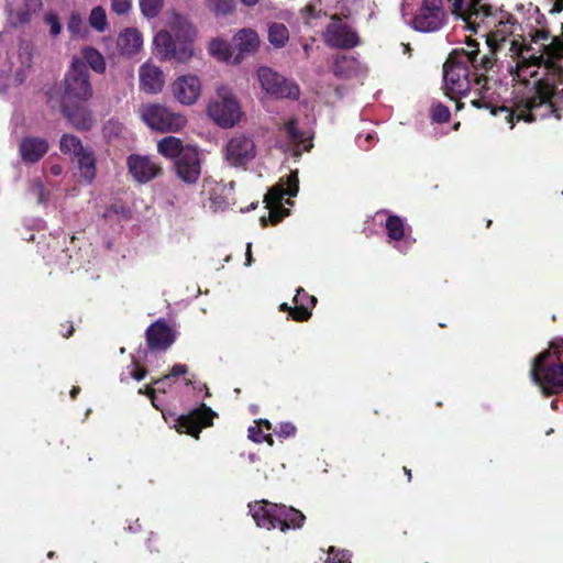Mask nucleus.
Here are the masks:
<instances>
[{
  "label": "nucleus",
  "mask_w": 563,
  "mask_h": 563,
  "mask_svg": "<svg viewBox=\"0 0 563 563\" xmlns=\"http://www.w3.org/2000/svg\"><path fill=\"white\" fill-rule=\"evenodd\" d=\"M49 173L54 176H59L63 173V166L59 164H53L49 167Z\"/></svg>",
  "instance_id": "bf43d9fd"
},
{
  "label": "nucleus",
  "mask_w": 563,
  "mask_h": 563,
  "mask_svg": "<svg viewBox=\"0 0 563 563\" xmlns=\"http://www.w3.org/2000/svg\"><path fill=\"white\" fill-rule=\"evenodd\" d=\"M90 26L97 32H104L108 29V19L106 10L98 5L95 7L88 18Z\"/></svg>",
  "instance_id": "37998d69"
},
{
  "label": "nucleus",
  "mask_w": 563,
  "mask_h": 563,
  "mask_svg": "<svg viewBox=\"0 0 563 563\" xmlns=\"http://www.w3.org/2000/svg\"><path fill=\"white\" fill-rule=\"evenodd\" d=\"M131 9L132 0H111V10L119 15L129 13Z\"/></svg>",
  "instance_id": "864d4df0"
},
{
  "label": "nucleus",
  "mask_w": 563,
  "mask_h": 563,
  "mask_svg": "<svg viewBox=\"0 0 563 563\" xmlns=\"http://www.w3.org/2000/svg\"><path fill=\"white\" fill-rule=\"evenodd\" d=\"M373 140H374V135L371 133H367L364 140L362 139V135H358L357 142L361 147L367 150V148H369Z\"/></svg>",
  "instance_id": "4d7b16f0"
},
{
  "label": "nucleus",
  "mask_w": 563,
  "mask_h": 563,
  "mask_svg": "<svg viewBox=\"0 0 563 563\" xmlns=\"http://www.w3.org/2000/svg\"><path fill=\"white\" fill-rule=\"evenodd\" d=\"M42 8L41 0H8L7 12L9 22L19 25L27 22L32 14Z\"/></svg>",
  "instance_id": "bb28decb"
},
{
  "label": "nucleus",
  "mask_w": 563,
  "mask_h": 563,
  "mask_svg": "<svg viewBox=\"0 0 563 563\" xmlns=\"http://www.w3.org/2000/svg\"><path fill=\"white\" fill-rule=\"evenodd\" d=\"M86 102H73L62 106V111L70 124L78 130H88L93 123L92 115L85 104Z\"/></svg>",
  "instance_id": "7c9ffc66"
},
{
  "label": "nucleus",
  "mask_w": 563,
  "mask_h": 563,
  "mask_svg": "<svg viewBox=\"0 0 563 563\" xmlns=\"http://www.w3.org/2000/svg\"><path fill=\"white\" fill-rule=\"evenodd\" d=\"M551 408L554 409V410L558 409V401L556 400H552Z\"/></svg>",
  "instance_id": "338daca9"
},
{
  "label": "nucleus",
  "mask_w": 563,
  "mask_h": 563,
  "mask_svg": "<svg viewBox=\"0 0 563 563\" xmlns=\"http://www.w3.org/2000/svg\"><path fill=\"white\" fill-rule=\"evenodd\" d=\"M216 412L206 405H201L199 408L194 409L188 415H181L179 417H169L163 411V417L166 422L172 423L173 427L180 433H187L195 438L199 437L201 428L209 427L212 424V420Z\"/></svg>",
  "instance_id": "4468645a"
},
{
  "label": "nucleus",
  "mask_w": 563,
  "mask_h": 563,
  "mask_svg": "<svg viewBox=\"0 0 563 563\" xmlns=\"http://www.w3.org/2000/svg\"><path fill=\"white\" fill-rule=\"evenodd\" d=\"M364 70L363 65L354 56L338 55L333 62V74L341 79L358 76Z\"/></svg>",
  "instance_id": "473e14b6"
},
{
  "label": "nucleus",
  "mask_w": 563,
  "mask_h": 563,
  "mask_svg": "<svg viewBox=\"0 0 563 563\" xmlns=\"http://www.w3.org/2000/svg\"><path fill=\"white\" fill-rule=\"evenodd\" d=\"M126 164L130 175L140 184L152 181L162 172L161 165L145 155L131 154L126 159Z\"/></svg>",
  "instance_id": "5701e85b"
},
{
  "label": "nucleus",
  "mask_w": 563,
  "mask_h": 563,
  "mask_svg": "<svg viewBox=\"0 0 563 563\" xmlns=\"http://www.w3.org/2000/svg\"><path fill=\"white\" fill-rule=\"evenodd\" d=\"M67 31L75 37H82L87 34L84 19L77 12H73L67 22Z\"/></svg>",
  "instance_id": "c03bdc74"
},
{
  "label": "nucleus",
  "mask_w": 563,
  "mask_h": 563,
  "mask_svg": "<svg viewBox=\"0 0 563 563\" xmlns=\"http://www.w3.org/2000/svg\"><path fill=\"white\" fill-rule=\"evenodd\" d=\"M143 48V35L136 27L121 30L114 41V46L107 45L112 57L132 58Z\"/></svg>",
  "instance_id": "f3484780"
},
{
  "label": "nucleus",
  "mask_w": 563,
  "mask_h": 563,
  "mask_svg": "<svg viewBox=\"0 0 563 563\" xmlns=\"http://www.w3.org/2000/svg\"><path fill=\"white\" fill-rule=\"evenodd\" d=\"M141 120L152 130L161 133H176L187 124V118L159 103H144L139 110Z\"/></svg>",
  "instance_id": "1a4fd4ad"
},
{
  "label": "nucleus",
  "mask_w": 563,
  "mask_h": 563,
  "mask_svg": "<svg viewBox=\"0 0 563 563\" xmlns=\"http://www.w3.org/2000/svg\"><path fill=\"white\" fill-rule=\"evenodd\" d=\"M530 376L545 397L563 393V339L555 338L533 361Z\"/></svg>",
  "instance_id": "7ed1b4c3"
},
{
  "label": "nucleus",
  "mask_w": 563,
  "mask_h": 563,
  "mask_svg": "<svg viewBox=\"0 0 563 563\" xmlns=\"http://www.w3.org/2000/svg\"><path fill=\"white\" fill-rule=\"evenodd\" d=\"M374 220L384 225L388 244L398 252L405 254L415 244L416 240L412 238L411 228L402 218L380 210L376 212Z\"/></svg>",
  "instance_id": "9b49d317"
},
{
  "label": "nucleus",
  "mask_w": 563,
  "mask_h": 563,
  "mask_svg": "<svg viewBox=\"0 0 563 563\" xmlns=\"http://www.w3.org/2000/svg\"><path fill=\"white\" fill-rule=\"evenodd\" d=\"M340 11L345 18H356L367 13L369 20L374 14L375 3L372 0H341Z\"/></svg>",
  "instance_id": "72a5a7b5"
},
{
  "label": "nucleus",
  "mask_w": 563,
  "mask_h": 563,
  "mask_svg": "<svg viewBox=\"0 0 563 563\" xmlns=\"http://www.w3.org/2000/svg\"><path fill=\"white\" fill-rule=\"evenodd\" d=\"M294 308L288 307L287 303H282L280 310L289 311L291 318L296 321H305L310 318L311 310L317 303V298L308 295L302 288H299L294 297Z\"/></svg>",
  "instance_id": "c756f323"
},
{
  "label": "nucleus",
  "mask_w": 563,
  "mask_h": 563,
  "mask_svg": "<svg viewBox=\"0 0 563 563\" xmlns=\"http://www.w3.org/2000/svg\"><path fill=\"white\" fill-rule=\"evenodd\" d=\"M299 190V180L297 172L290 173L286 178L273 186L265 195L264 202L269 210L268 219L273 224L278 223L289 214V210L284 208V197H295Z\"/></svg>",
  "instance_id": "9d476101"
},
{
  "label": "nucleus",
  "mask_w": 563,
  "mask_h": 563,
  "mask_svg": "<svg viewBox=\"0 0 563 563\" xmlns=\"http://www.w3.org/2000/svg\"><path fill=\"white\" fill-rule=\"evenodd\" d=\"M209 54L218 60L233 63V51L231 45L222 38H213L208 46Z\"/></svg>",
  "instance_id": "e433bc0d"
},
{
  "label": "nucleus",
  "mask_w": 563,
  "mask_h": 563,
  "mask_svg": "<svg viewBox=\"0 0 563 563\" xmlns=\"http://www.w3.org/2000/svg\"><path fill=\"white\" fill-rule=\"evenodd\" d=\"M256 77L262 90L269 97L276 99H297L299 97V87L294 81L267 66L260 67L256 70Z\"/></svg>",
  "instance_id": "ddd939ff"
},
{
  "label": "nucleus",
  "mask_w": 563,
  "mask_h": 563,
  "mask_svg": "<svg viewBox=\"0 0 563 563\" xmlns=\"http://www.w3.org/2000/svg\"><path fill=\"white\" fill-rule=\"evenodd\" d=\"M207 115L221 129H232L243 120L241 101L228 86H220L207 104Z\"/></svg>",
  "instance_id": "6e6552de"
},
{
  "label": "nucleus",
  "mask_w": 563,
  "mask_h": 563,
  "mask_svg": "<svg viewBox=\"0 0 563 563\" xmlns=\"http://www.w3.org/2000/svg\"><path fill=\"white\" fill-rule=\"evenodd\" d=\"M327 563H351V553L347 550H336L331 547L328 552Z\"/></svg>",
  "instance_id": "09e8293b"
},
{
  "label": "nucleus",
  "mask_w": 563,
  "mask_h": 563,
  "mask_svg": "<svg viewBox=\"0 0 563 563\" xmlns=\"http://www.w3.org/2000/svg\"><path fill=\"white\" fill-rule=\"evenodd\" d=\"M59 147L64 154H69L73 156V158L86 150V147H84L81 144V141L71 134H64L62 136Z\"/></svg>",
  "instance_id": "ea45409f"
},
{
  "label": "nucleus",
  "mask_w": 563,
  "mask_h": 563,
  "mask_svg": "<svg viewBox=\"0 0 563 563\" xmlns=\"http://www.w3.org/2000/svg\"><path fill=\"white\" fill-rule=\"evenodd\" d=\"M74 159L77 162L79 178L85 184H91L96 178V159L93 153L86 148Z\"/></svg>",
  "instance_id": "f704fd0d"
},
{
  "label": "nucleus",
  "mask_w": 563,
  "mask_h": 563,
  "mask_svg": "<svg viewBox=\"0 0 563 563\" xmlns=\"http://www.w3.org/2000/svg\"><path fill=\"white\" fill-rule=\"evenodd\" d=\"M279 131L285 139L279 141L280 148L295 157L300 156L312 146L306 133L298 129L296 119L287 120L280 126Z\"/></svg>",
  "instance_id": "a211bd4d"
},
{
  "label": "nucleus",
  "mask_w": 563,
  "mask_h": 563,
  "mask_svg": "<svg viewBox=\"0 0 563 563\" xmlns=\"http://www.w3.org/2000/svg\"><path fill=\"white\" fill-rule=\"evenodd\" d=\"M140 88L146 93L156 95L162 91L165 85L163 70L152 64L144 63L139 69Z\"/></svg>",
  "instance_id": "cd10ccee"
},
{
  "label": "nucleus",
  "mask_w": 563,
  "mask_h": 563,
  "mask_svg": "<svg viewBox=\"0 0 563 563\" xmlns=\"http://www.w3.org/2000/svg\"><path fill=\"white\" fill-rule=\"evenodd\" d=\"M156 390H157V389H156V387H155V386L153 385V383H152L151 385H147L144 389H140V390H139V394H144V395H146L147 397H150V398H151V400H152L153 406H154L155 408H158V405H157L156 399H155V396H154V394H155V391H156Z\"/></svg>",
  "instance_id": "6e6d98bb"
},
{
  "label": "nucleus",
  "mask_w": 563,
  "mask_h": 563,
  "mask_svg": "<svg viewBox=\"0 0 563 563\" xmlns=\"http://www.w3.org/2000/svg\"><path fill=\"white\" fill-rule=\"evenodd\" d=\"M262 427H264L266 431L272 430V423L269 421L261 420L249 428V438L257 443L267 441L269 444H273L272 435L269 433H264Z\"/></svg>",
  "instance_id": "79ce46f5"
},
{
  "label": "nucleus",
  "mask_w": 563,
  "mask_h": 563,
  "mask_svg": "<svg viewBox=\"0 0 563 563\" xmlns=\"http://www.w3.org/2000/svg\"><path fill=\"white\" fill-rule=\"evenodd\" d=\"M324 41L331 47L351 48L358 44V36L341 19L333 16L324 32Z\"/></svg>",
  "instance_id": "4be33fe9"
},
{
  "label": "nucleus",
  "mask_w": 563,
  "mask_h": 563,
  "mask_svg": "<svg viewBox=\"0 0 563 563\" xmlns=\"http://www.w3.org/2000/svg\"><path fill=\"white\" fill-rule=\"evenodd\" d=\"M146 375V371L141 368L135 360L121 373V382L133 378L137 382L142 380Z\"/></svg>",
  "instance_id": "49530a36"
},
{
  "label": "nucleus",
  "mask_w": 563,
  "mask_h": 563,
  "mask_svg": "<svg viewBox=\"0 0 563 563\" xmlns=\"http://www.w3.org/2000/svg\"><path fill=\"white\" fill-rule=\"evenodd\" d=\"M494 53L495 52L492 49V54ZM477 54L478 51L476 52V55ZM495 62L496 59L493 55H484L481 59L476 57L477 68H474V93L481 98H474L471 100V103L476 108L485 106L483 102L487 90V77L485 76V73L489 71L494 67Z\"/></svg>",
  "instance_id": "393cba45"
},
{
  "label": "nucleus",
  "mask_w": 563,
  "mask_h": 563,
  "mask_svg": "<svg viewBox=\"0 0 563 563\" xmlns=\"http://www.w3.org/2000/svg\"><path fill=\"white\" fill-rule=\"evenodd\" d=\"M210 10L216 16H225L231 14L235 9L234 0H208Z\"/></svg>",
  "instance_id": "a18cd8bd"
},
{
  "label": "nucleus",
  "mask_w": 563,
  "mask_h": 563,
  "mask_svg": "<svg viewBox=\"0 0 563 563\" xmlns=\"http://www.w3.org/2000/svg\"><path fill=\"white\" fill-rule=\"evenodd\" d=\"M225 162L235 168H245L257 154L254 140L245 134L233 135L225 144Z\"/></svg>",
  "instance_id": "2eb2a0df"
},
{
  "label": "nucleus",
  "mask_w": 563,
  "mask_h": 563,
  "mask_svg": "<svg viewBox=\"0 0 563 563\" xmlns=\"http://www.w3.org/2000/svg\"><path fill=\"white\" fill-rule=\"evenodd\" d=\"M451 2L452 13L460 18L463 22V27L476 31L477 26L474 21L475 15L482 12H488L490 5L482 2V0H449Z\"/></svg>",
  "instance_id": "b1692460"
},
{
  "label": "nucleus",
  "mask_w": 563,
  "mask_h": 563,
  "mask_svg": "<svg viewBox=\"0 0 563 563\" xmlns=\"http://www.w3.org/2000/svg\"><path fill=\"white\" fill-rule=\"evenodd\" d=\"M526 46H518L515 41L508 48L514 65L508 68L514 79L531 87L532 96L516 104L515 109L500 107L493 111L514 126L515 119L533 122L545 117L552 109L551 98L554 93V79L544 78L547 70L563 73V36L553 37L544 30L529 33Z\"/></svg>",
  "instance_id": "f257e3e1"
},
{
  "label": "nucleus",
  "mask_w": 563,
  "mask_h": 563,
  "mask_svg": "<svg viewBox=\"0 0 563 563\" xmlns=\"http://www.w3.org/2000/svg\"><path fill=\"white\" fill-rule=\"evenodd\" d=\"M232 41L236 49L233 64H240L245 56L254 54L261 43L258 34L252 29H241L233 35Z\"/></svg>",
  "instance_id": "a878e982"
},
{
  "label": "nucleus",
  "mask_w": 563,
  "mask_h": 563,
  "mask_svg": "<svg viewBox=\"0 0 563 563\" xmlns=\"http://www.w3.org/2000/svg\"><path fill=\"white\" fill-rule=\"evenodd\" d=\"M147 342L152 350H166L176 339L175 331L164 320H157L146 331Z\"/></svg>",
  "instance_id": "c85d7f7f"
},
{
  "label": "nucleus",
  "mask_w": 563,
  "mask_h": 563,
  "mask_svg": "<svg viewBox=\"0 0 563 563\" xmlns=\"http://www.w3.org/2000/svg\"><path fill=\"white\" fill-rule=\"evenodd\" d=\"M173 26L179 27V30L183 32V34L186 37H189L194 34V29H192L191 24L188 22L187 19H185L183 16L176 15L173 21Z\"/></svg>",
  "instance_id": "5fc2aeb1"
},
{
  "label": "nucleus",
  "mask_w": 563,
  "mask_h": 563,
  "mask_svg": "<svg viewBox=\"0 0 563 563\" xmlns=\"http://www.w3.org/2000/svg\"><path fill=\"white\" fill-rule=\"evenodd\" d=\"M476 23L475 33H481L486 37V42L494 52L503 51L510 47L512 42H517L518 46H526V37L523 36L522 25L510 13L490 7L488 12H482L474 16Z\"/></svg>",
  "instance_id": "f03ea898"
},
{
  "label": "nucleus",
  "mask_w": 563,
  "mask_h": 563,
  "mask_svg": "<svg viewBox=\"0 0 563 563\" xmlns=\"http://www.w3.org/2000/svg\"><path fill=\"white\" fill-rule=\"evenodd\" d=\"M551 3V13H560L563 11V0H548Z\"/></svg>",
  "instance_id": "13d9d810"
},
{
  "label": "nucleus",
  "mask_w": 563,
  "mask_h": 563,
  "mask_svg": "<svg viewBox=\"0 0 563 563\" xmlns=\"http://www.w3.org/2000/svg\"><path fill=\"white\" fill-rule=\"evenodd\" d=\"M170 88L174 98L183 106L195 104L201 95V81L191 74L178 76Z\"/></svg>",
  "instance_id": "412c9836"
},
{
  "label": "nucleus",
  "mask_w": 563,
  "mask_h": 563,
  "mask_svg": "<svg viewBox=\"0 0 563 563\" xmlns=\"http://www.w3.org/2000/svg\"><path fill=\"white\" fill-rule=\"evenodd\" d=\"M44 20L46 24L49 26V34L52 36H57L62 32V24L59 22V18L56 13L48 12L44 15Z\"/></svg>",
  "instance_id": "3c124183"
},
{
  "label": "nucleus",
  "mask_w": 563,
  "mask_h": 563,
  "mask_svg": "<svg viewBox=\"0 0 563 563\" xmlns=\"http://www.w3.org/2000/svg\"><path fill=\"white\" fill-rule=\"evenodd\" d=\"M477 43L468 41L466 48L454 49L444 64L443 78L446 93L451 98L465 96L474 91V79L470 77V65L476 66Z\"/></svg>",
  "instance_id": "20e7f679"
},
{
  "label": "nucleus",
  "mask_w": 563,
  "mask_h": 563,
  "mask_svg": "<svg viewBox=\"0 0 563 563\" xmlns=\"http://www.w3.org/2000/svg\"><path fill=\"white\" fill-rule=\"evenodd\" d=\"M78 393H79V388H78V387H74V388L71 389V391H70V396H71V398H75V397H76V395H77Z\"/></svg>",
  "instance_id": "0e129e2a"
},
{
  "label": "nucleus",
  "mask_w": 563,
  "mask_h": 563,
  "mask_svg": "<svg viewBox=\"0 0 563 563\" xmlns=\"http://www.w3.org/2000/svg\"><path fill=\"white\" fill-rule=\"evenodd\" d=\"M140 7L146 18H154L162 10L163 0H140Z\"/></svg>",
  "instance_id": "de8ad7c7"
},
{
  "label": "nucleus",
  "mask_w": 563,
  "mask_h": 563,
  "mask_svg": "<svg viewBox=\"0 0 563 563\" xmlns=\"http://www.w3.org/2000/svg\"><path fill=\"white\" fill-rule=\"evenodd\" d=\"M36 191H37V195H38V201L40 202H45V197H44V189H43V186L41 184H38L36 186Z\"/></svg>",
  "instance_id": "680f3d73"
},
{
  "label": "nucleus",
  "mask_w": 563,
  "mask_h": 563,
  "mask_svg": "<svg viewBox=\"0 0 563 563\" xmlns=\"http://www.w3.org/2000/svg\"><path fill=\"white\" fill-rule=\"evenodd\" d=\"M251 249H252V244L247 243L246 252H245V257H246L245 265L246 266H250L252 264V250Z\"/></svg>",
  "instance_id": "052dcab7"
},
{
  "label": "nucleus",
  "mask_w": 563,
  "mask_h": 563,
  "mask_svg": "<svg viewBox=\"0 0 563 563\" xmlns=\"http://www.w3.org/2000/svg\"><path fill=\"white\" fill-rule=\"evenodd\" d=\"M249 508L255 523L267 530L278 528L285 532L289 529H299L306 520L301 511L265 499L251 503Z\"/></svg>",
  "instance_id": "39448f33"
},
{
  "label": "nucleus",
  "mask_w": 563,
  "mask_h": 563,
  "mask_svg": "<svg viewBox=\"0 0 563 563\" xmlns=\"http://www.w3.org/2000/svg\"><path fill=\"white\" fill-rule=\"evenodd\" d=\"M402 16L419 32H435L444 23L441 0H404Z\"/></svg>",
  "instance_id": "0eeeda50"
},
{
  "label": "nucleus",
  "mask_w": 563,
  "mask_h": 563,
  "mask_svg": "<svg viewBox=\"0 0 563 563\" xmlns=\"http://www.w3.org/2000/svg\"><path fill=\"white\" fill-rule=\"evenodd\" d=\"M232 191V183L206 181L203 186V194L206 195L203 208L212 213L225 211L231 206Z\"/></svg>",
  "instance_id": "6ab92c4d"
},
{
  "label": "nucleus",
  "mask_w": 563,
  "mask_h": 563,
  "mask_svg": "<svg viewBox=\"0 0 563 563\" xmlns=\"http://www.w3.org/2000/svg\"><path fill=\"white\" fill-rule=\"evenodd\" d=\"M240 1L246 7H254L260 2V0H240Z\"/></svg>",
  "instance_id": "e2e57ef3"
},
{
  "label": "nucleus",
  "mask_w": 563,
  "mask_h": 563,
  "mask_svg": "<svg viewBox=\"0 0 563 563\" xmlns=\"http://www.w3.org/2000/svg\"><path fill=\"white\" fill-rule=\"evenodd\" d=\"M186 147L183 146L180 139L167 136L157 143V152L166 158H178Z\"/></svg>",
  "instance_id": "c9c22d12"
},
{
  "label": "nucleus",
  "mask_w": 563,
  "mask_h": 563,
  "mask_svg": "<svg viewBox=\"0 0 563 563\" xmlns=\"http://www.w3.org/2000/svg\"><path fill=\"white\" fill-rule=\"evenodd\" d=\"M7 35L0 36V77L20 84L24 80L32 65V47L29 42L16 41L9 47Z\"/></svg>",
  "instance_id": "423d86ee"
},
{
  "label": "nucleus",
  "mask_w": 563,
  "mask_h": 563,
  "mask_svg": "<svg viewBox=\"0 0 563 563\" xmlns=\"http://www.w3.org/2000/svg\"><path fill=\"white\" fill-rule=\"evenodd\" d=\"M154 54L161 60L176 59L179 63L188 62L194 52L189 46L177 49L174 40L166 31L158 32L153 40Z\"/></svg>",
  "instance_id": "aec40b11"
},
{
  "label": "nucleus",
  "mask_w": 563,
  "mask_h": 563,
  "mask_svg": "<svg viewBox=\"0 0 563 563\" xmlns=\"http://www.w3.org/2000/svg\"><path fill=\"white\" fill-rule=\"evenodd\" d=\"M402 48H404V53H409L410 52V46L408 44H401Z\"/></svg>",
  "instance_id": "69168bd1"
},
{
  "label": "nucleus",
  "mask_w": 563,
  "mask_h": 563,
  "mask_svg": "<svg viewBox=\"0 0 563 563\" xmlns=\"http://www.w3.org/2000/svg\"><path fill=\"white\" fill-rule=\"evenodd\" d=\"M187 373L188 367L186 365L175 364L168 374L154 380L153 385L156 387L157 391L166 393L167 388L170 386L172 379L186 375Z\"/></svg>",
  "instance_id": "4c0bfd02"
},
{
  "label": "nucleus",
  "mask_w": 563,
  "mask_h": 563,
  "mask_svg": "<svg viewBox=\"0 0 563 563\" xmlns=\"http://www.w3.org/2000/svg\"><path fill=\"white\" fill-rule=\"evenodd\" d=\"M91 96L92 88L84 63L75 58L65 77V91L60 106H68L73 102H87Z\"/></svg>",
  "instance_id": "f8f14e48"
},
{
  "label": "nucleus",
  "mask_w": 563,
  "mask_h": 563,
  "mask_svg": "<svg viewBox=\"0 0 563 563\" xmlns=\"http://www.w3.org/2000/svg\"><path fill=\"white\" fill-rule=\"evenodd\" d=\"M71 333H73V328H70V329L68 330V332H67L66 334H64V336H65V338H68Z\"/></svg>",
  "instance_id": "774afa93"
},
{
  "label": "nucleus",
  "mask_w": 563,
  "mask_h": 563,
  "mask_svg": "<svg viewBox=\"0 0 563 563\" xmlns=\"http://www.w3.org/2000/svg\"><path fill=\"white\" fill-rule=\"evenodd\" d=\"M431 118L434 122L443 123L450 119L449 108L443 104H434L431 109Z\"/></svg>",
  "instance_id": "8fccbe9b"
},
{
  "label": "nucleus",
  "mask_w": 563,
  "mask_h": 563,
  "mask_svg": "<svg viewBox=\"0 0 563 563\" xmlns=\"http://www.w3.org/2000/svg\"><path fill=\"white\" fill-rule=\"evenodd\" d=\"M289 40L288 29L282 23H272L268 27V41L277 47H284Z\"/></svg>",
  "instance_id": "58836bf2"
},
{
  "label": "nucleus",
  "mask_w": 563,
  "mask_h": 563,
  "mask_svg": "<svg viewBox=\"0 0 563 563\" xmlns=\"http://www.w3.org/2000/svg\"><path fill=\"white\" fill-rule=\"evenodd\" d=\"M84 60L96 71L103 73L106 70V62L101 53L92 47H85L81 52Z\"/></svg>",
  "instance_id": "a19ab883"
},
{
  "label": "nucleus",
  "mask_w": 563,
  "mask_h": 563,
  "mask_svg": "<svg viewBox=\"0 0 563 563\" xmlns=\"http://www.w3.org/2000/svg\"><path fill=\"white\" fill-rule=\"evenodd\" d=\"M297 428L291 422H280L275 427L274 432L279 438H292L295 437Z\"/></svg>",
  "instance_id": "603ef678"
},
{
  "label": "nucleus",
  "mask_w": 563,
  "mask_h": 563,
  "mask_svg": "<svg viewBox=\"0 0 563 563\" xmlns=\"http://www.w3.org/2000/svg\"><path fill=\"white\" fill-rule=\"evenodd\" d=\"M177 178L186 185H195L201 176V158L197 148L187 146L175 161Z\"/></svg>",
  "instance_id": "dca6fc26"
},
{
  "label": "nucleus",
  "mask_w": 563,
  "mask_h": 563,
  "mask_svg": "<svg viewBox=\"0 0 563 563\" xmlns=\"http://www.w3.org/2000/svg\"><path fill=\"white\" fill-rule=\"evenodd\" d=\"M47 150V142L40 137H25L20 144V154L25 163H35L40 161L46 154Z\"/></svg>",
  "instance_id": "2f4dec72"
}]
</instances>
